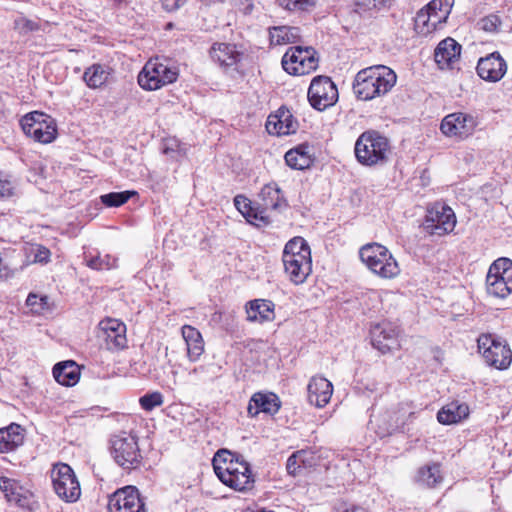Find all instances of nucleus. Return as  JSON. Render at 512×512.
I'll use <instances>...</instances> for the list:
<instances>
[{"mask_svg": "<svg viewBox=\"0 0 512 512\" xmlns=\"http://www.w3.org/2000/svg\"><path fill=\"white\" fill-rule=\"evenodd\" d=\"M186 342L187 355L190 361H197L204 352V341L198 329L184 325L181 329Z\"/></svg>", "mask_w": 512, "mask_h": 512, "instance_id": "473e14b6", "label": "nucleus"}, {"mask_svg": "<svg viewBox=\"0 0 512 512\" xmlns=\"http://www.w3.org/2000/svg\"><path fill=\"white\" fill-rule=\"evenodd\" d=\"M88 267L94 270H109L117 266V259L111 255L85 256Z\"/></svg>", "mask_w": 512, "mask_h": 512, "instance_id": "a19ab883", "label": "nucleus"}, {"mask_svg": "<svg viewBox=\"0 0 512 512\" xmlns=\"http://www.w3.org/2000/svg\"><path fill=\"white\" fill-rule=\"evenodd\" d=\"M477 343L479 352L489 366L502 370L511 364L512 352L505 341L491 334H482Z\"/></svg>", "mask_w": 512, "mask_h": 512, "instance_id": "f8f14e48", "label": "nucleus"}, {"mask_svg": "<svg viewBox=\"0 0 512 512\" xmlns=\"http://www.w3.org/2000/svg\"><path fill=\"white\" fill-rule=\"evenodd\" d=\"M456 225L452 208L442 202H435L427 208L423 230L429 235L443 236L451 233Z\"/></svg>", "mask_w": 512, "mask_h": 512, "instance_id": "9b49d317", "label": "nucleus"}, {"mask_svg": "<svg viewBox=\"0 0 512 512\" xmlns=\"http://www.w3.org/2000/svg\"><path fill=\"white\" fill-rule=\"evenodd\" d=\"M407 404H401L398 411L396 412L395 423L393 430L404 431L407 421L414 417L415 413L406 409Z\"/></svg>", "mask_w": 512, "mask_h": 512, "instance_id": "a18cd8bd", "label": "nucleus"}, {"mask_svg": "<svg viewBox=\"0 0 512 512\" xmlns=\"http://www.w3.org/2000/svg\"><path fill=\"white\" fill-rule=\"evenodd\" d=\"M164 153L168 154L169 153V148H165Z\"/></svg>", "mask_w": 512, "mask_h": 512, "instance_id": "13d9d810", "label": "nucleus"}, {"mask_svg": "<svg viewBox=\"0 0 512 512\" xmlns=\"http://www.w3.org/2000/svg\"><path fill=\"white\" fill-rule=\"evenodd\" d=\"M135 194V191L110 192L101 195L100 200L106 207H119L125 204Z\"/></svg>", "mask_w": 512, "mask_h": 512, "instance_id": "79ce46f5", "label": "nucleus"}, {"mask_svg": "<svg viewBox=\"0 0 512 512\" xmlns=\"http://www.w3.org/2000/svg\"><path fill=\"white\" fill-rule=\"evenodd\" d=\"M284 10L293 13L311 12L317 5V0H276Z\"/></svg>", "mask_w": 512, "mask_h": 512, "instance_id": "ea45409f", "label": "nucleus"}, {"mask_svg": "<svg viewBox=\"0 0 512 512\" xmlns=\"http://www.w3.org/2000/svg\"><path fill=\"white\" fill-rule=\"evenodd\" d=\"M501 24V20L497 15L490 14L479 20L478 26L481 30L486 32H495L499 25Z\"/></svg>", "mask_w": 512, "mask_h": 512, "instance_id": "49530a36", "label": "nucleus"}, {"mask_svg": "<svg viewBox=\"0 0 512 512\" xmlns=\"http://www.w3.org/2000/svg\"><path fill=\"white\" fill-rule=\"evenodd\" d=\"M247 413L251 417H255L259 414L258 407L255 403L252 402V398L249 401L248 407H247Z\"/></svg>", "mask_w": 512, "mask_h": 512, "instance_id": "5fc2aeb1", "label": "nucleus"}, {"mask_svg": "<svg viewBox=\"0 0 512 512\" xmlns=\"http://www.w3.org/2000/svg\"><path fill=\"white\" fill-rule=\"evenodd\" d=\"M257 512H274V511L262 509V510H259Z\"/></svg>", "mask_w": 512, "mask_h": 512, "instance_id": "4d7b16f0", "label": "nucleus"}, {"mask_svg": "<svg viewBox=\"0 0 512 512\" xmlns=\"http://www.w3.org/2000/svg\"><path fill=\"white\" fill-rule=\"evenodd\" d=\"M164 398L162 393L158 391L146 393L139 399L141 408L145 411H152L154 408L159 407L163 404Z\"/></svg>", "mask_w": 512, "mask_h": 512, "instance_id": "c03bdc74", "label": "nucleus"}, {"mask_svg": "<svg viewBox=\"0 0 512 512\" xmlns=\"http://www.w3.org/2000/svg\"><path fill=\"white\" fill-rule=\"evenodd\" d=\"M227 472L224 474V485L240 492L249 491L254 487L255 479L248 462L246 470L237 469Z\"/></svg>", "mask_w": 512, "mask_h": 512, "instance_id": "c756f323", "label": "nucleus"}, {"mask_svg": "<svg viewBox=\"0 0 512 512\" xmlns=\"http://www.w3.org/2000/svg\"><path fill=\"white\" fill-rule=\"evenodd\" d=\"M354 153L357 161L363 166H384L391 154L390 141L376 130H367L357 138Z\"/></svg>", "mask_w": 512, "mask_h": 512, "instance_id": "7ed1b4c3", "label": "nucleus"}, {"mask_svg": "<svg viewBox=\"0 0 512 512\" xmlns=\"http://www.w3.org/2000/svg\"><path fill=\"white\" fill-rule=\"evenodd\" d=\"M215 369H220L219 366H217L216 364L214 363H210V364H207V365H200L198 367H195L191 372L190 374H194V375H198L200 373H207V374H211L208 379L209 380H213L215 377H217L216 375V371Z\"/></svg>", "mask_w": 512, "mask_h": 512, "instance_id": "09e8293b", "label": "nucleus"}, {"mask_svg": "<svg viewBox=\"0 0 512 512\" xmlns=\"http://www.w3.org/2000/svg\"><path fill=\"white\" fill-rule=\"evenodd\" d=\"M486 291L490 296L505 298L512 292V261L499 258L489 267Z\"/></svg>", "mask_w": 512, "mask_h": 512, "instance_id": "9d476101", "label": "nucleus"}, {"mask_svg": "<svg viewBox=\"0 0 512 512\" xmlns=\"http://www.w3.org/2000/svg\"><path fill=\"white\" fill-rule=\"evenodd\" d=\"M319 59L316 50L311 47H290L282 57L283 69L290 75L301 76L315 71Z\"/></svg>", "mask_w": 512, "mask_h": 512, "instance_id": "1a4fd4ad", "label": "nucleus"}, {"mask_svg": "<svg viewBox=\"0 0 512 512\" xmlns=\"http://www.w3.org/2000/svg\"><path fill=\"white\" fill-rule=\"evenodd\" d=\"M50 478L54 492L57 496L67 502H76L81 495V487L74 470L66 463L54 464Z\"/></svg>", "mask_w": 512, "mask_h": 512, "instance_id": "0eeeda50", "label": "nucleus"}, {"mask_svg": "<svg viewBox=\"0 0 512 512\" xmlns=\"http://www.w3.org/2000/svg\"><path fill=\"white\" fill-rule=\"evenodd\" d=\"M177 78L178 70L176 68L150 60L139 73L138 83L143 89L152 91L175 82Z\"/></svg>", "mask_w": 512, "mask_h": 512, "instance_id": "ddd939ff", "label": "nucleus"}, {"mask_svg": "<svg viewBox=\"0 0 512 512\" xmlns=\"http://www.w3.org/2000/svg\"><path fill=\"white\" fill-rule=\"evenodd\" d=\"M50 255L51 253L48 248L39 245L34 255V261L39 263H47L49 261Z\"/></svg>", "mask_w": 512, "mask_h": 512, "instance_id": "3c124183", "label": "nucleus"}, {"mask_svg": "<svg viewBox=\"0 0 512 512\" xmlns=\"http://www.w3.org/2000/svg\"><path fill=\"white\" fill-rule=\"evenodd\" d=\"M269 37L272 45L296 43L301 38V31L293 26H275L269 29Z\"/></svg>", "mask_w": 512, "mask_h": 512, "instance_id": "c9c22d12", "label": "nucleus"}, {"mask_svg": "<svg viewBox=\"0 0 512 512\" xmlns=\"http://www.w3.org/2000/svg\"><path fill=\"white\" fill-rule=\"evenodd\" d=\"M306 452L301 450L293 453L287 460L286 469L288 474L297 476L302 473V470L306 468L305 457Z\"/></svg>", "mask_w": 512, "mask_h": 512, "instance_id": "37998d69", "label": "nucleus"}, {"mask_svg": "<svg viewBox=\"0 0 512 512\" xmlns=\"http://www.w3.org/2000/svg\"><path fill=\"white\" fill-rule=\"evenodd\" d=\"M282 261L288 279L295 285L303 284L312 272L311 250L300 237L289 240L283 250Z\"/></svg>", "mask_w": 512, "mask_h": 512, "instance_id": "f03ea898", "label": "nucleus"}, {"mask_svg": "<svg viewBox=\"0 0 512 512\" xmlns=\"http://www.w3.org/2000/svg\"><path fill=\"white\" fill-rule=\"evenodd\" d=\"M13 195V186L10 181L0 180V198Z\"/></svg>", "mask_w": 512, "mask_h": 512, "instance_id": "603ef678", "label": "nucleus"}, {"mask_svg": "<svg viewBox=\"0 0 512 512\" xmlns=\"http://www.w3.org/2000/svg\"><path fill=\"white\" fill-rule=\"evenodd\" d=\"M477 125V119L473 115L456 112L443 118L440 129L446 136L464 139L474 132Z\"/></svg>", "mask_w": 512, "mask_h": 512, "instance_id": "dca6fc26", "label": "nucleus"}, {"mask_svg": "<svg viewBox=\"0 0 512 512\" xmlns=\"http://www.w3.org/2000/svg\"><path fill=\"white\" fill-rule=\"evenodd\" d=\"M274 303L270 300L256 299L249 302L247 308V320L260 323L274 319Z\"/></svg>", "mask_w": 512, "mask_h": 512, "instance_id": "72a5a7b5", "label": "nucleus"}, {"mask_svg": "<svg viewBox=\"0 0 512 512\" xmlns=\"http://www.w3.org/2000/svg\"><path fill=\"white\" fill-rule=\"evenodd\" d=\"M212 464L215 474L222 483L224 474L228 473L227 471L247 469V461L243 455L227 449L218 450L213 457Z\"/></svg>", "mask_w": 512, "mask_h": 512, "instance_id": "6ab92c4d", "label": "nucleus"}, {"mask_svg": "<svg viewBox=\"0 0 512 512\" xmlns=\"http://www.w3.org/2000/svg\"><path fill=\"white\" fill-rule=\"evenodd\" d=\"M15 25L24 30L25 32L28 31H35L38 30L39 26L36 22L26 19V18H20L15 21Z\"/></svg>", "mask_w": 512, "mask_h": 512, "instance_id": "8fccbe9b", "label": "nucleus"}, {"mask_svg": "<svg viewBox=\"0 0 512 512\" xmlns=\"http://www.w3.org/2000/svg\"><path fill=\"white\" fill-rule=\"evenodd\" d=\"M265 127L269 134L289 135L296 132L298 122L293 118L288 109L282 107L276 114L268 116Z\"/></svg>", "mask_w": 512, "mask_h": 512, "instance_id": "b1692460", "label": "nucleus"}, {"mask_svg": "<svg viewBox=\"0 0 512 512\" xmlns=\"http://www.w3.org/2000/svg\"><path fill=\"white\" fill-rule=\"evenodd\" d=\"M216 316H220V313H214L213 318H215Z\"/></svg>", "mask_w": 512, "mask_h": 512, "instance_id": "bf43d9fd", "label": "nucleus"}, {"mask_svg": "<svg viewBox=\"0 0 512 512\" xmlns=\"http://www.w3.org/2000/svg\"><path fill=\"white\" fill-rule=\"evenodd\" d=\"M307 96L314 109L323 111L333 106L338 101L339 95L337 86L331 78L319 75L312 79Z\"/></svg>", "mask_w": 512, "mask_h": 512, "instance_id": "4468645a", "label": "nucleus"}, {"mask_svg": "<svg viewBox=\"0 0 512 512\" xmlns=\"http://www.w3.org/2000/svg\"><path fill=\"white\" fill-rule=\"evenodd\" d=\"M311 146L308 143H302L286 152L284 158L286 164L295 170H305L314 163V157L311 155Z\"/></svg>", "mask_w": 512, "mask_h": 512, "instance_id": "c85d7f7f", "label": "nucleus"}, {"mask_svg": "<svg viewBox=\"0 0 512 512\" xmlns=\"http://www.w3.org/2000/svg\"><path fill=\"white\" fill-rule=\"evenodd\" d=\"M454 0H432L420 9L414 19L415 29L423 34L431 33L446 23Z\"/></svg>", "mask_w": 512, "mask_h": 512, "instance_id": "423d86ee", "label": "nucleus"}, {"mask_svg": "<svg viewBox=\"0 0 512 512\" xmlns=\"http://www.w3.org/2000/svg\"><path fill=\"white\" fill-rule=\"evenodd\" d=\"M0 490L6 500L20 508L31 510L32 494L26 490L18 480L6 476L0 477Z\"/></svg>", "mask_w": 512, "mask_h": 512, "instance_id": "5701e85b", "label": "nucleus"}, {"mask_svg": "<svg viewBox=\"0 0 512 512\" xmlns=\"http://www.w3.org/2000/svg\"><path fill=\"white\" fill-rule=\"evenodd\" d=\"M80 367L73 360H67L55 364L53 367V376L55 380L67 387L74 386L80 379Z\"/></svg>", "mask_w": 512, "mask_h": 512, "instance_id": "2f4dec72", "label": "nucleus"}, {"mask_svg": "<svg viewBox=\"0 0 512 512\" xmlns=\"http://www.w3.org/2000/svg\"><path fill=\"white\" fill-rule=\"evenodd\" d=\"M234 205L236 209L247 219L248 222L254 223L253 220L259 221L263 225L270 223L269 217L263 214V211L253 208L251 201L244 195L235 196Z\"/></svg>", "mask_w": 512, "mask_h": 512, "instance_id": "e433bc0d", "label": "nucleus"}, {"mask_svg": "<svg viewBox=\"0 0 512 512\" xmlns=\"http://www.w3.org/2000/svg\"><path fill=\"white\" fill-rule=\"evenodd\" d=\"M443 481L440 464L432 462L418 468L414 483L428 489L436 488Z\"/></svg>", "mask_w": 512, "mask_h": 512, "instance_id": "7c9ffc66", "label": "nucleus"}, {"mask_svg": "<svg viewBox=\"0 0 512 512\" xmlns=\"http://www.w3.org/2000/svg\"><path fill=\"white\" fill-rule=\"evenodd\" d=\"M261 210L280 211L288 207V202L277 183L271 182L264 185L259 193Z\"/></svg>", "mask_w": 512, "mask_h": 512, "instance_id": "393cba45", "label": "nucleus"}, {"mask_svg": "<svg viewBox=\"0 0 512 512\" xmlns=\"http://www.w3.org/2000/svg\"><path fill=\"white\" fill-rule=\"evenodd\" d=\"M371 344L382 353L398 346V330L391 322L383 321L370 329Z\"/></svg>", "mask_w": 512, "mask_h": 512, "instance_id": "a211bd4d", "label": "nucleus"}, {"mask_svg": "<svg viewBox=\"0 0 512 512\" xmlns=\"http://www.w3.org/2000/svg\"><path fill=\"white\" fill-rule=\"evenodd\" d=\"M478 76L487 82L500 81L507 72V64L499 52L495 51L478 60Z\"/></svg>", "mask_w": 512, "mask_h": 512, "instance_id": "f3484780", "label": "nucleus"}, {"mask_svg": "<svg viewBox=\"0 0 512 512\" xmlns=\"http://www.w3.org/2000/svg\"><path fill=\"white\" fill-rule=\"evenodd\" d=\"M20 125L26 136L39 143H51L57 135L55 120L44 112L33 111L27 113L21 118Z\"/></svg>", "mask_w": 512, "mask_h": 512, "instance_id": "6e6552de", "label": "nucleus"}, {"mask_svg": "<svg viewBox=\"0 0 512 512\" xmlns=\"http://www.w3.org/2000/svg\"><path fill=\"white\" fill-rule=\"evenodd\" d=\"M26 430L17 423L0 428V453H9L24 444Z\"/></svg>", "mask_w": 512, "mask_h": 512, "instance_id": "a878e982", "label": "nucleus"}, {"mask_svg": "<svg viewBox=\"0 0 512 512\" xmlns=\"http://www.w3.org/2000/svg\"><path fill=\"white\" fill-rule=\"evenodd\" d=\"M391 0H355V12L360 16L372 17L378 12L388 9Z\"/></svg>", "mask_w": 512, "mask_h": 512, "instance_id": "4c0bfd02", "label": "nucleus"}, {"mask_svg": "<svg viewBox=\"0 0 512 512\" xmlns=\"http://www.w3.org/2000/svg\"><path fill=\"white\" fill-rule=\"evenodd\" d=\"M181 5V0H162L163 8L168 12L177 10Z\"/></svg>", "mask_w": 512, "mask_h": 512, "instance_id": "864d4df0", "label": "nucleus"}, {"mask_svg": "<svg viewBox=\"0 0 512 512\" xmlns=\"http://www.w3.org/2000/svg\"><path fill=\"white\" fill-rule=\"evenodd\" d=\"M210 57L219 64L225 71H237V64L242 58V53L237 50L235 44L231 43H214L209 51Z\"/></svg>", "mask_w": 512, "mask_h": 512, "instance_id": "412c9836", "label": "nucleus"}, {"mask_svg": "<svg viewBox=\"0 0 512 512\" xmlns=\"http://www.w3.org/2000/svg\"><path fill=\"white\" fill-rule=\"evenodd\" d=\"M396 73L384 65H374L360 70L354 78L352 89L358 100L370 101L386 95L395 86Z\"/></svg>", "mask_w": 512, "mask_h": 512, "instance_id": "f257e3e1", "label": "nucleus"}, {"mask_svg": "<svg viewBox=\"0 0 512 512\" xmlns=\"http://www.w3.org/2000/svg\"><path fill=\"white\" fill-rule=\"evenodd\" d=\"M109 350H121L127 346L126 326L117 319H105L99 323Z\"/></svg>", "mask_w": 512, "mask_h": 512, "instance_id": "4be33fe9", "label": "nucleus"}, {"mask_svg": "<svg viewBox=\"0 0 512 512\" xmlns=\"http://www.w3.org/2000/svg\"><path fill=\"white\" fill-rule=\"evenodd\" d=\"M113 72L109 65L94 63L85 69L82 78L90 89H99L108 83Z\"/></svg>", "mask_w": 512, "mask_h": 512, "instance_id": "cd10ccee", "label": "nucleus"}, {"mask_svg": "<svg viewBox=\"0 0 512 512\" xmlns=\"http://www.w3.org/2000/svg\"><path fill=\"white\" fill-rule=\"evenodd\" d=\"M359 256L368 269L381 278L390 279L400 272L395 258L381 244L370 243L364 245L359 251Z\"/></svg>", "mask_w": 512, "mask_h": 512, "instance_id": "39448f33", "label": "nucleus"}, {"mask_svg": "<svg viewBox=\"0 0 512 512\" xmlns=\"http://www.w3.org/2000/svg\"><path fill=\"white\" fill-rule=\"evenodd\" d=\"M307 390L309 402L317 407H324L331 399L333 385L324 377H313Z\"/></svg>", "mask_w": 512, "mask_h": 512, "instance_id": "bb28decb", "label": "nucleus"}, {"mask_svg": "<svg viewBox=\"0 0 512 512\" xmlns=\"http://www.w3.org/2000/svg\"><path fill=\"white\" fill-rule=\"evenodd\" d=\"M26 304L31 307L39 305L41 309H45L49 307V297L46 295L38 296L37 294L30 293L26 299Z\"/></svg>", "mask_w": 512, "mask_h": 512, "instance_id": "de8ad7c7", "label": "nucleus"}, {"mask_svg": "<svg viewBox=\"0 0 512 512\" xmlns=\"http://www.w3.org/2000/svg\"><path fill=\"white\" fill-rule=\"evenodd\" d=\"M343 512H367V511L362 507H352L350 509L344 510Z\"/></svg>", "mask_w": 512, "mask_h": 512, "instance_id": "6e6d98bb", "label": "nucleus"}, {"mask_svg": "<svg viewBox=\"0 0 512 512\" xmlns=\"http://www.w3.org/2000/svg\"><path fill=\"white\" fill-rule=\"evenodd\" d=\"M252 402L255 403L258 407L259 413L264 412L270 415H274L280 409L279 398L273 393L268 395L260 392L255 393L252 396Z\"/></svg>", "mask_w": 512, "mask_h": 512, "instance_id": "58836bf2", "label": "nucleus"}, {"mask_svg": "<svg viewBox=\"0 0 512 512\" xmlns=\"http://www.w3.org/2000/svg\"><path fill=\"white\" fill-rule=\"evenodd\" d=\"M461 45L453 38L440 41L434 51V60L440 69H454L461 55Z\"/></svg>", "mask_w": 512, "mask_h": 512, "instance_id": "aec40b11", "label": "nucleus"}, {"mask_svg": "<svg viewBox=\"0 0 512 512\" xmlns=\"http://www.w3.org/2000/svg\"><path fill=\"white\" fill-rule=\"evenodd\" d=\"M110 512H146L145 503L137 487L127 485L109 496Z\"/></svg>", "mask_w": 512, "mask_h": 512, "instance_id": "2eb2a0df", "label": "nucleus"}, {"mask_svg": "<svg viewBox=\"0 0 512 512\" xmlns=\"http://www.w3.org/2000/svg\"><path fill=\"white\" fill-rule=\"evenodd\" d=\"M469 414V408L464 403L451 402L444 406L437 413V420L441 424H455L466 418Z\"/></svg>", "mask_w": 512, "mask_h": 512, "instance_id": "f704fd0d", "label": "nucleus"}, {"mask_svg": "<svg viewBox=\"0 0 512 512\" xmlns=\"http://www.w3.org/2000/svg\"><path fill=\"white\" fill-rule=\"evenodd\" d=\"M110 451L114 461L125 471L138 470L143 465L136 435L121 432L110 439Z\"/></svg>", "mask_w": 512, "mask_h": 512, "instance_id": "20e7f679", "label": "nucleus"}]
</instances>
